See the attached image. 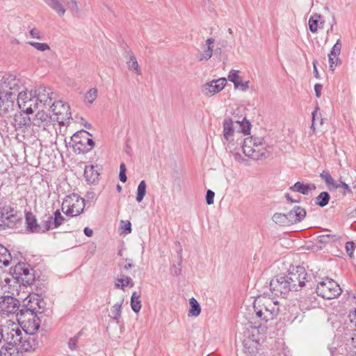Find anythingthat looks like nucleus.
I'll return each mask as SVG.
<instances>
[{"instance_id": "13d9d810", "label": "nucleus", "mask_w": 356, "mask_h": 356, "mask_svg": "<svg viewBox=\"0 0 356 356\" xmlns=\"http://www.w3.org/2000/svg\"><path fill=\"white\" fill-rule=\"evenodd\" d=\"M29 33L33 38H36L38 40H42L44 37L42 32L35 28L31 29Z\"/></svg>"}, {"instance_id": "aec40b11", "label": "nucleus", "mask_w": 356, "mask_h": 356, "mask_svg": "<svg viewBox=\"0 0 356 356\" xmlns=\"http://www.w3.org/2000/svg\"><path fill=\"white\" fill-rule=\"evenodd\" d=\"M38 346V341L33 334H29L26 331L24 332L22 343L19 348L26 351L31 349L35 350Z\"/></svg>"}, {"instance_id": "49530a36", "label": "nucleus", "mask_w": 356, "mask_h": 356, "mask_svg": "<svg viewBox=\"0 0 356 356\" xmlns=\"http://www.w3.org/2000/svg\"><path fill=\"white\" fill-rule=\"evenodd\" d=\"M28 44H29L31 46L33 47L35 49L40 51H44L50 49V47L47 43L29 42Z\"/></svg>"}, {"instance_id": "2eb2a0df", "label": "nucleus", "mask_w": 356, "mask_h": 356, "mask_svg": "<svg viewBox=\"0 0 356 356\" xmlns=\"http://www.w3.org/2000/svg\"><path fill=\"white\" fill-rule=\"evenodd\" d=\"M15 129L25 132L26 130L32 124V121L26 113H19L14 115L12 122Z\"/></svg>"}, {"instance_id": "37998d69", "label": "nucleus", "mask_w": 356, "mask_h": 356, "mask_svg": "<svg viewBox=\"0 0 356 356\" xmlns=\"http://www.w3.org/2000/svg\"><path fill=\"white\" fill-rule=\"evenodd\" d=\"M139 298L136 291L132 293L131 297V307L136 313H138L141 309V302Z\"/></svg>"}, {"instance_id": "a19ab883", "label": "nucleus", "mask_w": 356, "mask_h": 356, "mask_svg": "<svg viewBox=\"0 0 356 356\" xmlns=\"http://www.w3.org/2000/svg\"><path fill=\"white\" fill-rule=\"evenodd\" d=\"M52 216L45 215L42 219L41 220V222L40 223V227L41 229L40 233H45L49 231L50 229H52Z\"/></svg>"}, {"instance_id": "774afa93", "label": "nucleus", "mask_w": 356, "mask_h": 356, "mask_svg": "<svg viewBox=\"0 0 356 356\" xmlns=\"http://www.w3.org/2000/svg\"><path fill=\"white\" fill-rule=\"evenodd\" d=\"M71 9L73 12H79V6L76 0H72Z\"/></svg>"}, {"instance_id": "e433bc0d", "label": "nucleus", "mask_w": 356, "mask_h": 356, "mask_svg": "<svg viewBox=\"0 0 356 356\" xmlns=\"http://www.w3.org/2000/svg\"><path fill=\"white\" fill-rule=\"evenodd\" d=\"M134 285L132 279L130 277L123 276L121 278H118L115 283V286L117 289H124L125 287L129 286L133 287Z\"/></svg>"}, {"instance_id": "412c9836", "label": "nucleus", "mask_w": 356, "mask_h": 356, "mask_svg": "<svg viewBox=\"0 0 356 356\" xmlns=\"http://www.w3.org/2000/svg\"><path fill=\"white\" fill-rule=\"evenodd\" d=\"M18 92L2 90V100H1V105L5 106V111H8L9 108L11 109L14 106V100L17 97Z\"/></svg>"}, {"instance_id": "7ed1b4c3", "label": "nucleus", "mask_w": 356, "mask_h": 356, "mask_svg": "<svg viewBox=\"0 0 356 356\" xmlns=\"http://www.w3.org/2000/svg\"><path fill=\"white\" fill-rule=\"evenodd\" d=\"M270 148L263 138L248 137L243 140L242 145L244 154L254 160L267 158Z\"/></svg>"}, {"instance_id": "338daca9", "label": "nucleus", "mask_w": 356, "mask_h": 356, "mask_svg": "<svg viewBox=\"0 0 356 356\" xmlns=\"http://www.w3.org/2000/svg\"><path fill=\"white\" fill-rule=\"evenodd\" d=\"M323 88V86L320 83H316L314 86V90L317 97H320L321 95V90Z\"/></svg>"}, {"instance_id": "a18cd8bd", "label": "nucleus", "mask_w": 356, "mask_h": 356, "mask_svg": "<svg viewBox=\"0 0 356 356\" xmlns=\"http://www.w3.org/2000/svg\"><path fill=\"white\" fill-rule=\"evenodd\" d=\"M124 298H122L120 302L115 304L111 308L112 318L118 321L121 317L122 305L123 304Z\"/></svg>"}, {"instance_id": "393cba45", "label": "nucleus", "mask_w": 356, "mask_h": 356, "mask_svg": "<svg viewBox=\"0 0 356 356\" xmlns=\"http://www.w3.org/2000/svg\"><path fill=\"white\" fill-rule=\"evenodd\" d=\"M325 21L323 16L315 13L312 15L309 19V28L311 32L316 33L318 28H322Z\"/></svg>"}, {"instance_id": "f704fd0d", "label": "nucleus", "mask_w": 356, "mask_h": 356, "mask_svg": "<svg viewBox=\"0 0 356 356\" xmlns=\"http://www.w3.org/2000/svg\"><path fill=\"white\" fill-rule=\"evenodd\" d=\"M95 146V141L92 138H89L86 136L84 138V144H81L76 150L79 151V153H88Z\"/></svg>"}, {"instance_id": "b1692460", "label": "nucleus", "mask_w": 356, "mask_h": 356, "mask_svg": "<svg viewBox=\"0 0 356 356\" xmlns=\"http://www.w3.org/2000/svg\"><path fill=\"white\" fill-rule=\"evenodd\" d=\"M238 134L235 129L234 122L231 119H225L223 122V136L224 138L229 141L233 140V136Z\"/></svg>"}, {"instance_id": "ddd939ff", "label": "nucleus", "mask_w": 356, "mask_h": 356, "mask_svg": "<svg viewBox=\"0 0 356 356\" xmlns=\"http://www.w3.org/2000/svg\"><path fill=\"white\" fill-rule=\"evenodd\" d=\"M227 79L220 78L206 83L202 86V92L207 96H212L220 92L225 86Z\"/></svg>"}, {"instance_id": "c756f323", "label": "nucleus", "mask_w": 356, "mask_h": 356, "mask_svg": "<svg viewBox=\"0 0 356 356\" xmlns=\"http://www.w3.org/2000/svg\"><path fill=\"white\" fill-rule=\"evenodd\" d=\"M88 136H91L92 135L88 131L83 129L74 134L72 136V140L74 143V148L76 149L81 144H84V138Z\"/></svg>"}, {"instance_id": "4468645a", "label": "nucleus", "mask_w": 356, "mask_h": 356, "mask_svg": "<svg viewBox=\"0 0 356 356\" xmlns=\"http://www.w3.org/2000/svg\"><path fill=\"white\" fill-rule=\"evenodd\" d=\"M33 97L37 99L38 102H40L44 105L49 106L55 98V94L50 88L40 86L35 89Z\"/></svg>"}, {"instance_id": "6e6552de", "label": "nucleus", "mask_w": 356, "mask_h": 356, "mask_svg": "<svg viewBox=\"0 0 356 356\" xmlns=\"http://www.w3.org/2000/svg\"><path fill=\"white\" fill-rule=\"evenodd\" d=\"M22 218L17 212L10 205L3 206L0 209V231L7 228H13L18 222H22Z\"/></svg>"}, {"instance_id": "1a4fd4ad", "label": "nucleus", "mask_w": 356, "mask_h": 356, "mask_svg": "<svg viewBox=\"0 0 356 356\" xmlns=\"http://www.w3.org/2000/svg\"><path fill=\"white\" fill-rule=\"evenodd\" d=\"M54 113V121H56L60 126H64L70 122L72 118L70 107L67 104L62 101L54 102L51 105Z\"/></svg>"}, {"instance_id": "9d476101", "label": "nucleus", "mask_w": 356, "mask_h": 356, "mask_svg": "<svg viewBox=\"0 0 356 356\" xmlns=\"http://www.w3.org/2000/svg\"><path fill=\"white\" fill-rule=\"evenodd\" d=\"M291 290L298 291L305 285L307 281V274L302 266H297L295 270L290 271L286 275Z\"/></svg>"}, {"instance_id": "5fc2aeb1", "label": "nucleus", "mask_w": 356, "mask_h": 356, "mask_svg": "<svg viewBox=\"0 0 356 356\" xmlns=\"http://www.w3.org/2000/svg\"><path fill=\"white\" fill-rule=\"evenodd\" d=\"M329 58V64H330V70L332 71L334 70L336 66L341 63V61L339 57H334L332 55L328 54Z\"/></svg>"}, {"instance_id": "09e8293b", "label": "nucleus", "mask_w": 356, "mask_h": 356, "mask_svg": "<svg viewBox=\"0 0 356 356\" xmlns=\"http://www.w3.org/2000/svg\"><path fill=\"white\" fill-rule=\"evenodd\" d=\"M336 236L332 234L320 235L316 237V241L322 244H326L334 240Z\"/></svg>"}, {"instance_id": "f03ea898", "label": "nucleus", "mask_w": 356, "mask_h": 356, "mask_svg": "<svg viewBox=\"0 0 356 356\" xmlns=\"http://www.w3.org/2000/svg\"><path fill=\"white\" fill-rule=\"evenodd\" d=\"M253 308L256 317L265 322L274 319L280 312L278 301L264 296L254 300Z\"/></svg>"}, {"instance_id": "a878e982", "label": "nucleus", "mask_w": 356, "mask_h": 356, "mask_svg": "<svg viewBox=\"0 0 356 356\" xmlns=\"http://www.w3.org/2000/svg\"><path fill=\"white\" fill-rule=\"evenodd\" d=\"M38 104L37 99L33 97H31V94L30 93L29 99L26 102H23L18 106L23 112L26 114H31L38 108Z\"/></svg>"}, {"instance_id": "0e129e2a", "label": "nucleus", "mask_w": 356, "mask_h": 356, "mask_svg": "<svg viewBox=\"0 0 356 356\" xmlns=\"http://www.w3.org/2000/svg\"><path fill=\"white\" fill-rule=\"evenodd\" d=\"M215 196V193L212 191L211 190H208L207 191L206 195V201L207 204H212L213 203V199Z\"/></svg>"}, {"instance_id": "79ce46f5", "label": "nucleus", "mask_w": 356, "mask_h": 356, "mask_svg": "<svg viewBox=\"0 0 356 356\" xmlns=\"http://www.w3.org/2000/svg\"><path fill=\"white\" fill-rule=\"evenodd\" d=\"M330 199V196L327 192H321L316 197L315 203L321 207H323L326 206L329 200Z\"/></svg>"}, {"instance_id": "72a5a7b5", "label": "nucleus", "mask_w": 356, "mask_h": 356, "mask_svg": "<svg viewBox=\"0 0 356 356\" xmlns=\"http://www.w3.org/2000/svg\"><path fill=\"white\" fill-rule=\"evenodd\" d=\"M125 53L129 56V60L127 61V67L129 70H134L137 74H140V68L138 64L136 58L133 54L131 50H126Z\"/></svg>"}, {"instance_id": "9b49d317", "label": "nucleus", "mask_w": 356, "mask_h": 356, "mask_svg": "<svg viewBox=\"0 0 356 356\" xmlns=\"http://www.w3.org/2000/svg\"><path fill=\"white\" fill-rule=\"evenodd\" d=\"M23 337L24 333L20 328L5 327L3 330V339H2L5 344L2 346H9L12 348L20 347Z\"/></svg>"}, {"instance_id": "6e6d98bb", "label": "nucleus", "mask_w": 356, "mask_h": 356, "mask_svg": "<svg viewBox=\"0 0 356 356\" xmlns=\"http://www.w3.org/2000/svg\"><path fill=\"white\" fill-rule=\"evenodd\" d=\"M121 224H123L120 227L122 233L128 234L131 232V224L129 221L121 220Z\"/></svg>"}, {"instance_id": "603ef678", "label": "nucleus", "mask_w": 356, "mask_h": 356, "mask_svg": "<svg viewBox=\"0 0 356 356\" xmlns=\"http://www.w3.org/2000/svg\"><path fill=\"white\" fill-rule=\"evenodd\" d=\"M228 80L235 84V83H237L239 79V71L232 70L228 75L227 77Z\"/></svg>"}, {"instance_id": "a211bd4d", "label": "nucleus", "mask_w": 356, "mask_h": 356, "mask_svg": "<svg viewBox=\"0 0 356 356\" xmlns=\"http://www.w3.org/2000/svg\"><path fill=\"white\" fill-rule=\"evenodd\" d=\"M100 170L98 168V165H86L84 168V177L86 181L88 184H97L99 180L100 173L99 170Z\"/></svg>"}, {"instance_id": "2f4dec72", "label": "nucleus", "mask_w": 356, "mask_h": 356, "mask_svg": "<svg viewBox=\"0 0 356 356\" xmlns=\"http://www.w3.org/2000/svg\"><path fill=\"white\" fill-rule=\"evenodd\" d=\"M272 220L276 224L281 226H289L291 225L288 213H276L273 216Z\"/></svg>"}, {"instance_id": "e2e57ef3", "label": "nucleus", "mask_w": 356, "mask_h": 356, "mask_svg": "<svg viewBox=\"0 0 356 356\" xmlns=\"http://www.w3.org/2000/svg\"><path fill=\"white\" fill-rule=\"evenodd\" d=\"M355 250V243L353 241H348L346 243V250L350 257L353 255Z\"/></svg>"}, {"instance_id": "58836bf2", "label": "nucleus", "mask_w": 356, "mask_h": 356, "mask_svg": "<svg viewBox=\"0 0 356 356\" xmlns=\"http://www.w3.org/2000/svg\"><path fill=\"white\" fill-rule=\"evenodd\" d=\"M181 249L179 250V252L177 254V264H173L170 267V273L172 275L179 276L181 273V263H182V256L181 254Z\"/></svg>"}, {"instance_id": "20e7f679", "label": "nucleus", "mask_w": 356, "mask_h": 356, "mask_svg": "<svg viewBox=\"0 0 356 356\" xmlns=\"http://www.w3.org/2000/svg\"><path fill=\"white\" fill-rule=\"evenodd\" d=\"M10 273L19 286H31L35 282L34 270L26 263L18 262L10 269Z\"/></svg>"}, {"instance_id": "39448f33", "label": "nucleus", "mask_w": 356, "mask_h": 356, "mask_svg": "<svg viewBox=\"0 0 356 356\" xmlns=\"http://www.w3.org/2000/svg\"><path fill=\"white\" fill-rule=\"evenodd\" d=\"M15 298L13 296H4L0 297V312L3 314H15L16 315L19 323L26 322V316H19V311L22 308L20 305V299Z\"/></svg>"}, {"instance_id": "bf43d9fd", "label": "nucleus", "mask_w": 356, "mask_h": 356, "mask_svg": "<svg viewBox=\"0 0 356 356\" xmlns=\"http://www.w3.org/2000/svg\"><path fill=\"white\" fill-rule=\"evenodd\" d=\"M234 88L243 91H246L249 88V81L243 82L239 80L237 83H235Z\"/></svg>"}, {"instance_id": "7c9ffc66", "label": "nucleus", "mask_w": 356, "mask_h": 356, "mask_svg": "<svg viewBox=\"0 0 356 356\" xmlns=\"http://www.w3.org/2000/svg\"><path fill=\"white\" fill-rule=\"evenodd\" d=\"M235 129L238 134L243 133L245 135L249 134L250 131V122L244 118L242 121L234 122Z\"/></svg>"}, {"instance_id": "c03bdc74", "label": "nucleus", "mask_w": 356, "mask_h": 356, "mask_svg": "<svg viewBox=\"0 0 356 356\" xmlns=\"http://www.w3.org/2000/svg\"><path fill=\"white\" fill-rule=\"evenodd\" d=\"M146 188L147 185L145 183V181L142 180L139 183L137 188V193H136V201L138 202H141L143 200L144 197L146 195Z\"/></svg>"}, {"instance_id": "de8ad7c7", "label": "nucleus", "mask_w": 356, "mask_h": 356, "mask_svg": "<svg viewBox=\"0 0 356 356\" xmlns=\"http://www.w3.org/2000/svg\"><path fill=\"white\" fill-rule=\"evenodd\" d=\"M97 90L95 88H92L89 90V91L85 95V99L89 104H92L95 99L97 97Z\"/></svg>"}, {"instance_id": "f3484780", "label": "nucleus", "mask_w": 356, "mask_h": 356, "mask_svg": "<svg viewBox=\"0 0 356 356\" xmlns=\"http://www.w3.org/2000/svg\"><path fill=\"white\" fill-rule=\"evenodd\" d=\"M31 121L32 125L42 127L43 129L46 130L54 120L49 113L44 111H39Z\"/></svg>"}, {"instance_id": "f257e3e1", "label": "nucleus", "mask_w": 356, "mask_h": 356, "mask_svg": "<svg viewBox=\"0 0 356 356\" xmlns=\"http://www.w3.org/2000/svg\"><path fill=\"white\" fill-rule=\"evenodd\" d=\"M36 287L37 292L33 296L29 293L26 298H22V305L19 311V316L27 318L26 323H29V326L33 331L38 330L41 323V320L38 315L42 314L43 311L40 312L38 309H44L45 305L42 298L44 291L41 288L38 289V286Z\"/></svg>"}, {"instance_id": "f8f14e48", "label": "nucleus", "mask_w": 356, "mask_h": 356, "mask_svg": "<svg viewBox=\"0 0 356 356\" xmlns=\"http://www.w3.org/2000/svg\"><path fill=\"white\" fill-rule=\"evenodd\" d=\"M271 293L276 296H282L291 291L286 276H277L270 282Z\"/></svg>"}, {"instance_id": "c9c22d12", "label": "nucleus", "mask_w": 356, "mask_h": 356, "mask_svg": "<svg viewBox=\"0 0 356 356\" xmlns=\"http://www.w3.org/2000/svg\"><path fill=\"white\" fill-rule=\"evenodd\" d=\"M189 304L190 309L188 315L189 316H198L201 312V307L198 302L194 298H191L189 300Z\"/></svg>"}, {"instance_id": "8fccbe9b", "label": "nucleus", "mask_w": 356, "mask_h": 356, "mask_svg": "<svg viewBox=\"0 0 356 356\" xmlns=\"http://www.w3.org/2000/svg\"><path fill=\"white\" fill-rule=\"evenodd\" d=\"M341 49V43L340 42V40H338L337 42L334 44V46L332 48V50L330 55L333 56L334 57H339L340 52Z\"/></svg>"}, {"instance_id": "423d86ee", "label": "nucleus", "mask_w": 356, "mask_h": 356, "mask_svg": "<svg viewBox=\"0 0 356 356\" xmlns=\"http://www.w3.org/2000/svg\"><path fill=\"white\" fill-rule=\"evenodd\" d=\"M65 205L67 207V209L64 211L65 214L70 217H74L83 212L86 206L85 199L81 197L76 193H72L67 195L64 199L62 204L63 211Z\"/></svg>"}, {"instance_id": "052dcab7", "label": "nucleus", "mask_w": 356, "mask_h": 356, "mask_svg": "<svg viewBox=\"0 0 356 356\" xmlns=\"http://www.w3.org/2000/svg\"><path fill=\"white\" fill-rule=\"evenodd\" d=\"M325 184L330 190L336 189L341 186V184H337L332 176L330 177L328 181Z\"/></svg>"}, {"instance_id": "4be33fe9", "label": "nucleus", "mask_w": 356, "mask_h": 356, "mask_svg": "<svg viewBox=\"0 0 356 356\" xmlns=\"http://www.w3.org/2000/svg\"><path fill=\"white\" fill-rule=\"evenodd\" d=\"M291 225L301 222L306 216V211L301 207L295 206L288 212Z\"/></svg>"}, {"instance_id": "4d7b16f0", "label": "nucleus", "mask_w": 356, "mask_h": 356, "mask_svg": "<svg viewBox=\"0 0 356 356\" xmlns=\"http://www.w3.org/2000/svg\"><path fill=\"white\" fill-rule=\"evenodd\" d=\"M28 93L25 91L19 92L17 93V99L18 105L21 104L23 102H26L29 99Z\"/></svg>"}, {"instance_id": "0eeeda50", "label": "nucleus", "mask_w": 356, "mask_h": 356, "mask_svg": "<svg viewBox=\"0 0 356 356\" xmlns=\"http://www.w3.org/2000/svg\"><path fill=\"white\" fill-rule=\"evenodd\" d=\"M316 292L318 296L331 300L337 298L341 293L342 290L334 280L326 278L318 284Z\"/></svg>"}, {"instance_id": "bb28decb", "label": "nucleus", "mask_w": 356, "mask_h": 356, "mask_svg": "<svg viewBox=\"0 0 356 356\" xmlns=\"http://www.w3.org/2000/svg\"><path fill=\"white\" fill-rule=\"evenodd\" d=\"M215 40L212 38H208L205 42V45L207 48L200 54V56L198 57V60L200 61L202 60H209L212 55L213 51V44H214Z\"/></svg>"}, {"instance_id": "c85d7f7f", "label": "nucleus", "mask_w": 356, "mask_h": 356, "mask_svg": "<svg viewBox=\"0 0 356 356\" xmlns=\"http://www.w3.org/2000/svg\"><path fill=\"white\" fill-rule=\"evenodd\" d=\"M26 352L17 348L9 346H1L0 349V356H24L23 353Z\"/></svg>"}, {"instance_id": "864d4df0", "label": "nucleus", "mask_w": 356, "mask_h": 356, "mask_svg": "<svg viewBox=\"0 0 356 356\" xmlns=\"http://www.w3.org/2000/svg\"><path fill=\"white\" fill-rule=\"evenodd\" d=\"M81 335V332H79L74 337L70 339L68 342L69 348L72 350L77 348L76 341Z\"/></svg>"}, {"instance_id": "3c124183", "label": "nucleus", "mask_w": 356, "mask_h": 356, "mask_svg": "<svg viewBox=\"0 0 356 356\" xmlns=\"http://www.w3.org/2000/svg\"><path fill=\"white\" fill-rule=\"evenodd\" d=\"M127 168L124 163H121L120 165L119 179L120 181L124 183L127 181Z\"/></svg>"}, {"instance_id": "473e14b6", "label": "nucleus", "mask_w": 356, "mask_h": 356, "mask_svg": "<svg viewBox=\"0 0 356 356\" xmlns=\"http://www.w3.org/2000/svg\"><path fill=\"white\" fill-rule=\"evenodd\" d=\"M12 259L9 250L0 243V264L8 266L11 263Z\"/></svg>"}, {"instance_id": "cd10ccee", "label": "nucleus", "mask_w": 356, "mask_h": 356, "mask_svg": "<svg viewBox=\"0 0 356 356\" xmlns=\"http://www.w3.org/2000/svg\"><path fill=\"white\" fill-rule=\"evenodd\" d=\"M43 1L59 16H63L66 9L60 2V0H43Z\"/></svg>"}, {"instance_id": "69168bd1", "label": "nucleus", "mask_w": 356, "mask_h": 356, "mask_svg": "<svg viewBox=\"0 0 356 356\" xmlns=\"http://www.w3.org/2000/svg\"><path fill=\"white\" fill-rule=\"evenodd\" d=\"M330 176L331 175L328 170H323L320 174V177L325 181V183H326L328 181Z\"/></svg>"}, {"instance_id": "4c0bfd02", "label": "nucleus", "mask_w": 356, "mask_h": 356, "mask_svg": "<svg viewBox=\"0 0 356 356\" xmlns=\"http://www.w3.org/2000/svg\"><path fill=\"white\" fill-rule=\"evenodd\" d=\"M257 342L250 340L246 339L243 342L244 351L245 353L249 354L250 355H254L257 353Z\"/></svg>"}, {"instance_id": "680f3d73", "label": "nucleus", "mask_w": 356, "mask_h": 356, "mask_svg": "<svg viewBox=\"0 0 356 356\" xmlns=\"http://www.w3.org/2000/svg\"><path fill=\"white\" fill-rule=\"evenodd\" d=\"M318 108H316L313 112H312V123L311 126V129H312L313 132L314 133L316 131L314 124L316 120L321 118V113L318 111Z\"/></svg>"}, {"instance_id": "dca6fc26", "label": "nucleus", "mask_w": 356, "mask_h": 356, "mask_svg": "<svg viewBox=\"0 0 356 356\" xmlns=\"http://www.w3.org/2000/svg\"><path fill=\"white\" fill-rule=\"evenodd\" d=\"M2 90L18 92L19 90V80L13 74H5L0 82Z\"/></svg>"}, {"instance_id": "5701e85b", "label": "nucleus", "mask_w": 356, "mask_h": 356, "mask_svg": "<svg viewBox=\"0 0 356 356\" xmlns=\"http://www.w3.org/2000/svg\"><path fill=\"white\" fill-rule=\"evenodd\" d=\"M316 186L314 184H306L302 182L297 181L292 186L290 187V190L300 193L302 195H307L312 191L316 190Z\"/></svg>"}, {"instance_id": "6ab92c4d", "label": "nucleus", "mask_w": 356, "mask_h": 356, "mask_svg": "<svg viewBox=\"0 0 356 356\" xmlns=\"http://www.w3.org/2000/svg\"><path fill=\"white\" fill-rule=\"evenodd\" d=\"M25 222L26 225V231L29 233H40L41 229L40 224L35 216L31 211H27L25 213Z\"/></svg>"}, {"instance_id": "ea45409f", "label": "nucleus", "mask_w": 356, "mask_h": 356, "mask_svg": "<svg viewBox=\"0 0 356 356\" xmlns=\"http://www.w3.org/2000/svg\"><path fill=\"white\" fill-rule=\"evenodd\" d=\"M52 218V229L59 227L65 220V218L62 216L59 209L54 212Z\"/></svg>"}]
</instances>
